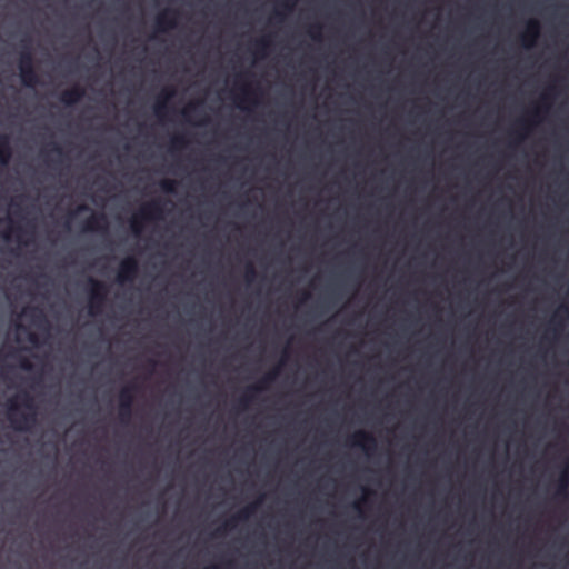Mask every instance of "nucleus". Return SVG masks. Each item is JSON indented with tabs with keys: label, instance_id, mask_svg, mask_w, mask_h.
Instances as JSON below:
<instances>
[{
	"label": "nucleus",
	"instance_id": "9b49d317",
	"mask_svg": "<svg viewBox=\"0 0 569 569\" xmlns=\"http://www.w3.org/2000/svg\"><path fill=\"white\" fill-rule=\"evenodd\" d=\"M540 36V23L538 20L531 19L526 24L525 32L520 36L523 48H531Z\"/></svg>",
	"mask_w": 569,
	"mask_h": 569
},
{
	"label": "nucleus",
	"instance_id": "9d476101",
	"mask_svg": "<svg viewBox=\"0 0 569 569\" xmlns=\"http://www.w3.org/2000/svg\"><path fill=\"white\" fill-rule=\"evenodd\" d=\"M350 442L352 446L361 448L367 455H370L371 450L377 446L375 437L363 430L355 432L350 438Z\"/></svg>",
	"mask_w": 569,
	"mask_h": 569
},
{
	"label": "nucleus",
	"instance_id": "2f4dec72",
	"mask_svg": "<svg viewBox=\"0 0 569 569\" xmlns=\"http://www.w3.org/2000/svg\"><path fill=\"white\" fill-rule=\"evenodd\" d=\"M276 18H279L280 20L282 19V13L280 11H274V14H273Z\"/></svg>",
	"mask_w": 569,
	"mask_h": 569
},
{
	"label": "nucleus",
	"instance_id": "72a5a7b5",
	"mask_svg": "<svg viewBox=\"0 0 569 569\" xmlns=\"http://www.w3.org/2000/svg\"><path fill=\"white\" fill-rule=\"evenodd\" d=\"M547 99H548V93L542 94V97H541V101H542V102H546V101H547Z\"/></svg>",
	"mask_w": 569,
	"mask_h": 569
},
{
	"label": "nucleus",
	"instance_id": "f03ea898",
	"mask_svg": "<svg viewBox=\"0 0 569 569\" xmlns=\"http://www.w3.org/2000/svg\"><path fill=\"white\" fill-rule=\"evenodd\" d=\"M22 50L20 52L19 71L23 86L33 88L39 83V77L33 66V56L31 52L30 39L23 38L20 41Z\"/></svg>",
	"mask_w": 569,
	"mask_h": 569
},
{
	"label": "nucleus",
	"instance_id": "bb28decb",
	"mask_svg": "<svg viewBox=\"0 0 569 569\" xmlns=\"http://www.w3.org/2000/svg\"><path fill=\"white\" fill-rule=\"evenodd\" d=\"M20 367L24 370H30L31 369V362L28 360V359H22L20 361Z\"/></svg>",
	"mask_w": 569,
	"mask_h": 569
},
{
	"label": "nucleus",
	"instance_id": "cd10ccee",
	"mask_svg": "<svg viewBox=\"0 0 569 569\" xmlns=\"http://www.w3.org/2000/svg\"><path fill=\"white\" fill-rule=\"evenodd\" d=\"M11 229L4 230L2 232L3 239L8 240L10 238Z\"/></svg>",
	"mask_w": 569,
	"mask_h": 569
},
{
	"label": "nucleus",
	"instance_id": "412c9836",
	"mask_svg": "<svg viewBox=\"0 0 569 569\" xmlns=\"http://www.w3.org/2000/svg\"><path fill=\"white\" fill-rule=\"evenodd\" d=\"M256 277H257V272H256V269H254L253 264L251 262H248L246 264V270H244L246 281L248 283H250V282H252L254 280Z\"/></svg>",
	"mask_w": 569,
	"mask_h": 569
},
{
	"label": "nucleus",
	"instance_id": "f8f14e48",
	"mask_svg": "<svg viewBox=\"0 0 569 569\" xmlns=\"http://www.w3.org/2000/svg\"><path fill=\"white\" fill-rule=\"evenodd\" d=\"M178 11L173 9H166L156 18V29L159 32H166L177 26Z\"/></svg>",
	"mask_w": 569,
	"mask_h": 569
},
{
	"label": "nucleus",
	"instance_id": "6e6552de",
	"mask_svg": "<svg viewBox=\"0 0 569 569\" xmlns=\"http://www.w3.org/2000/svg\"><path fill=\"white\" fill-rule=\"evenodd\" d=\"M139 271V264L136 258L127 257L120 262L117 281L119 283H124L127 281H132L136 279Z\"/></svg>",
	"mask_w": 569,
	"mask_h": 569
},
{
	"label": "nucleus",
	"instance_id": "0eeeda50",
	"mask_svg": "<svg viewBox=\"0 0 569 569\" xmlns=\"http://www.w3.org/2000/svg\"><path fill=\"white\" fill-rule=\"evenodd\" d=\"M541 108L537 107L529 112L528 118H521L517 121V127L511 131L518 142L522 141L529 133L531 126L538 123Z\"/></svg>",
	"mask_w": 569,
	"mask_h": 569
},
{
	"label": "nucleus",
	"instance_id": "1a4fd4ad",
	"mask_svg": "<svg viewBox=\"0 0 569 569\" xmlns=\"http://www.w3.org/2000/svg\"><path fill=\"white\" fill-rule=\"evenodd\" d=\"M133 387L128 386L121 389L119 393V417L120 420L123 422H127L132 412V405H133Z\"/></svg>",
	"mask_w": 569,
	"mask_h": 569
},
{
	"label": "nucleus",
	"instance_id": "aec40b11",
	"mask_svg": "<svg viewBox=\"0 0 569 569\" xmlns=\"http://www.w3.org/2000/svg\"><path fill=\"white\" fill-rule=\"evenodd\" d=\"M188 141L184 136L178 134L172 137L171 144L173 149H182L187 146Z\"/></svg>",
	"mask_w": 569,
	"mask_h": 569
},
{
	"label": "nucleus",
	"instance_id": "c85d7f7f",
	"mask_svg": "<svg viewBox=\"0 0 569 569\" xmlns=\"http://www.w3.org/2000/svg\"><path fill=\"white\" fill-rule=\"evenodd\" d=\"M52 150H53L54 152H57L58 154H61V153H62V149H61L58 144H54Z\"/></svg>",
	"mask_w": 569,
	"mask_h": 569
},
{
	"label": "nucleus",
	"instance_id": "393cba45",
	"mask_svg": "<svg viewBox=\"0 0 569 569\" xmlns=\"http://www.w3.org/2000/svg\"><path fill=\"white\" fill-rule=\"evenodd\" d=\"M242 93H243V94H242V98H241V100H242V101H246V102H247V101H251V102H253V101L250 99L251 91H250L247 87H243V88H242Z\"/></svg>",
	"mask_w": 569,
	"mask_h": 569
},
{
	"label": "nucleus",
	"instance_id": "f704fd0d",
	"mask_svg": "<svg viewBox=\"0 0 569 569\" xmlns=\"http://www.w3.org/2000/svg\"><path fill=\"white\" fill-rule=\"evenodd\" d=\"M308 298H309V295H308L307 292H303V295H302V299H301V300H302V301H305V300H306V299H308Z\"/></svg>",
	"mask_w": 569,
	"mask_h": 569
},
{
	"label": "nucleus",
	"instance_id": "2eb2a0df",
	"mask_svg": "<svg viewBox=\"0 0 569 569\" xmlns=\"http://www.w3.org/2000/svg\"><path fill=\"white\" fill-rule=\"evenodd\" d=\"M107 228V219L103 213H94L84 222L83 229L88 231H96Z\"/></svg>",
	"mask_w": 569,
	"mask_h": 569
},
{
	"label": "nucleus",
	"instance_id": "a211bd4d",
	"mask_svg": "<svg viewBox=\"0 0 569 569\" xmlns=\"http://www.w3.org/2000/svg\"><path fill=\"white\" fill-rule=\"evenodd\" d=\"M271 44L269 37H262L258 39L254 43L256 47V53L260 57H264L267 54V51Z\"/></svg>",
	"mask_w": 569,
	"mask_h": 569
},
{
	"label": "nucleus",
	"instance_id": "c756f323",
	"mask_svg": "<svg viewBox=\"0 0 569 569\" xmlns=\"http://www.w3.org/2000/svg\"><path fill=\"white\" fill-rule=\"evenodd\" d=\"M88 209H89V208H88L87 206L81 204V206H79V207H78L77 212L86 211V210H88Z\"/></svg>",
	"mask_w": 569,
	"mask_h": 569
},
{
	"label": "nucleus",
	"instance_id": "423d86ee",
	"mask_svg": "<svg viewBox=\"0 0 569 569\" xmlns=\"http://www.w3.org/2000/svg\"><path fill=\"white\" fill-rule=\"evenodd\" d=\"M260 501L250 503L239 510L236 515H233L230 519H228L223 526L219 527L214 531V536H222L228 530H231L237 527L238 522L248 520L257 510V507Z\"/></svg>",
	"mask_w": 569,
	"mask_h": 569
},
{
	"label": "nucleus",
	"instance_id": "b1692460",
	"mask_svg": "<svg viewBox=\"0 0 569 569\" xmlns=\"http://www.w3.org/2000/svg\"><path fill=\"white\" fill-rule=\"evenodd\" d=\"M197 110L196 104H189L187 108L182 110V116L189 120L192 112Z\"/></svg>",
	"mask_w": 569,
	"mask_h": 569
},
{
	"label": "nucleus",
	"instance_id": "4be33fe9",
	"mask_svg": "<svg viewBox=\"0 0 569 569\" xmlns=\"http://www.w3.org/2000/svg\"><path fill=\"white\" fill-rule=\"evenodd\" d=\"M568 483H569V480H568V476H567V471H565L561 477H560V480H559V488H558V495H565L566 493V489L568 487Z\"/></svg>",
	"mask_w": 569,
	"mask_h": 569
},
{
	"label": "nucleus",
	"instance_id": "6ab92c4d",
	"mask_svg": "<svg viewBox=\"0 0 569 569\" xmlns=\"http://www.w3.org/2000/svg\"><path fill=\"white\" fill-rule=\"evenodd\" d=\"M177 182L170 179H163L160 181V188L167 193H173L176 191Z\"/></svg>",
	"mask_w": 569,
	"mask_h": 569
},
{
	"label": "nucleus",
	"instance_id": "f257e3e1",
	"mask_svg": "<svg viewBox=\"0 0 569 569\" xmlns=\"http://www.w3.org/2000/svg\"><path fill=\"white\" fill-rule=\"evenodd\" d=\"M6 417L17 431H29L37 423V407L28 391H21L7 400Z\"/></svg>",
	"mask_w": 569,
	"mask_h": 569
},
{
	"label": "nucleus",
	"instance_id": "20e7f679",
	"mask_svg": "<svg viewBox=\"0 0 569 569\" xmlns=\"http://www.w3.org/2000/svg\"><path fill=\"white\" fill-rule=\"evenodd\" d=\"M162 213V208L158 201H152L146 204L139 212L138 216L133 217L130 221V227L136 236H139L142 231L141 220H149L157 218Z\"/></svg>",
	"mask_w": 569,
	"mask_h": 569
},
{
	"label": "nucleus",
	"instance_id": "7ed1b4c3",
	"mask_svg": "<svg viewBox=\"0 0 569 569\" xmlns=\"http://www.w3.org/2000/svg\"><path fill=\"white\" fill-rule=\"evenodd\" d=\"M89 313L92 316L98 315L107 299V286L97 279L89 278Z\"/></svg>",
	"mask_w": 569,
	"mask_h": 569
},
{
	"label": "nucleus",
	"instance_id": "f3484780",
	"mask_svg": "<svg viewBox=\"0 0 569 569\" xmlns=\"http://www.w3.org/2000/svg\"><path fill=\"white\" fill-rule=\"evenodd\" d=\"M568 317V308L565 306H560L557 313L555 315L552 322L555 323L552 331L555 335L559 332V330L562 328L563 323L562 320Z\"/></svg>",
	"mask_w": 569,
	"mask_h": 569
},
{
	"label": "nucleus",
	"instance_id": "5701e85b",
	"mask_svg": "<svg viewBox=\"0 0 569 569\" xmlns=\"http://www.w3.org/2000/svg\"><path fill=\"white\" fill-rule=\"evenodd\" d=\"M321 26L320 24H313L309 29V34L313 40H320L321 39Z\"/></svg>",
	"mask_w": 569,
	"mask_h": 569
},
{
	"label": "nucleus",
	"instance_id": "4468645a",
	"mask_svg": "<svg viewBox=\"0 0 569 569\" xmlns=\"http://www.w3.org/2000/svg\"><path fill=\"white\" fill-rule=\"evenodd\" d=\"M12 157L10 138L8 134H0V167H7Z\"/></svg>",
	"mask_w": 569,
	"mask_h": 569
},
{
	"label": "nucleus",
	"instance_id": "7c9ffc66",
	"mask_svg": "<svg viewBox=\"0 0 569 569\" xmlns=\"http://www.w3.org/2000/svg\"><path fill=\"white\" fill-rule=\"evenodd\" d=\"M29 340H30L31 342L36 343V341H37V336H36V335H33V333H30V336H29Z\"/></svg>",
	"mask_w": 569,
	"mask_h": 569
},
{
	"label": "nucleus",
	"instance_id": "dca6fc26",
	"mask_svg": "<svg viewBox=\"0 0 569 569\" xmlns=\"http://www.w3.org/2000/svg\"><path fill=\"white\" fill-rule=\"evenodd\" d=\"M174 96V90L172 88H166L162 90L160 97L158 98L154 104V113L161 118L167 109V101L170 100Z\"/></svg>",
	"mask_w": 569,
	"mask_h": 569
},
{
	"label": "nucleus",
	"instance_id": "39448f33",
	"mask_svg": "<svg viewBox=\"0 0 569 569\" xmlns=\"http://www.w3.org/2000/svg\"><path fill=\"white\" fill-rule=\"evenodd\" d=\"M278 373L279 370L276 368L262 377L257 385L248 387L243 396L239 399V405L242 408H247L249 402L256 398V393L266 390L269 385L277 378Z\"/></svg>",
	"mask_w": 569,
	"mask_h": 569
},
{
	"label": "nucleus",
	"instance_id": "ddd939ff",
	"mask_svg": "<svg viewBox=\"0 0 569 569\" xmlns=\"http://www.w3.org/2000/svg\"><path fill=\"white\" fill-rule=\"evenodd\" d=\"M84 96V89L80 86H73L70 89L64 90L59 100L66 106H73L79 102Z\"/></svg>",
	"mask_w": 569,
	"mask_h": 569
},
{
	"label": "nucleus",
	"instance_id": "473e14b6",
	"mask_svg": "<svg viewBox=\"0 0 569 569\" xmlns=\"http://www.w3.org/2000/svg\"><path fill=\"white\" fill-rule=\"evenodd\" d=\"M360 501H357L353 503V508L357 509V510H360Z\"/></svg>",
	"mask_w": 569,
	"mask_h": 569
},
{
	"label": "nucleus",
	"instance_id": "a878e982",
	"mask_svg": "<svg viewBox=\"0 0 569 569\" xmlns=\"http://www.w3.org/2000/svg\"><path fill=\"white\" fill-rule=\"evenodd\" d=\"M293 3H295V0H280V4L287 9V10H291L292 7H293Z\"/></svg>",
	"mask_w": 569,
	"mask_h": 569
}]
</instances>
